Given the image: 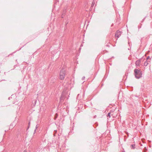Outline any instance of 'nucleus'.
I'll return each mask as SVG.
<instances>
[{
	"label": "nucleus",
	"instance_id": "nucleus-1",
	"mask_svg": "<svg viewBox=\"0 0 152 152\" xmlns=\"http://www.w3.org/2000/svg\"><path fill=\"white\" fill-rule=\"evenodd\" d=\"M134 75L136 78L139 79L142 77V71L140 70L135 69L134 70Z\"/></svg>",
	"mask_w": 152,
	"mask_h": 152
},
{
	"label": "nucleus",
	"instance_id": "nucleus-2",
	"mask_svg": "<svg viewBox=\"0 0 152 152\" xmlns=\"http://www.w3.org/2000/svg\"><path fill=\"white\" fill-rule=\"evenodd\" d=\"M65 68L62 67L60 73L59 78L60 79L63 80L64 79L65 75Z\"/></svg>",
	"mask_w": 152,
	"mask_h": 152
},
{
	"label": "nucleus",
	"instance_id": "nucleus-3",
	"mask_svg": "<svg viewBox=\"0 0 152 152\" xmlns=\"http://www.w3.org/2000/svg\"><path fill=\"white\" fill-rule=\"evenodd\" d=\"M121 33H122L121 31L118 30L115 33V36L116 37H117V38H118L121 36Z\"/></svg>",
	"mask_w": 152,
	"mask_h": 152
},
{
	"label": "nucleus",
	"instance_id": "nucleus-4",
	"mask_svg": "<svg viewBox=\"0 0 152 152\" xmlns=\"http://www.w3.org/2000/svg\"><path fill=\"white\" fill-rule=\"evenodd\" d=\"M65 98V95L62 94L60 98V100L61 101H63Z\"/></svg>",
	"mask_w": 152,
	"mask_h": 152
},
{
	"label": "nucleus",
	"instance_id": "nucleus-5",
	"mask_svg": "<svg viewBox=\"0 0 152 152\" xmlns=\"http://www.w3.org/2000/svg\"><path fill=\"white\" fill-rule=\"evenodd\" d=\"M141 61L140 60H137L136 61V65L137 66H139Z\"/></svg>",
	"mask_w": 152,
	"mask_h": 152
},
{
	"label": "nucleus",
	"instance_id": "nucleus-6",
	"mask_svg": "<svg viewBox=\"0 0 152 152\" xmlns=\"http://www.w3.org/2000/svg\"><path fill=\"white\" fill-rule=\"evenodd\" d=\"M15 123L14 122H13L10 124V128H11V127H14L15 126Z\"/></svg>",
	"mask_w": 152,
	"mask_h": 152
},
{
	"label": "nucleus",
	"instance_id": "nucleus-7",
	"mask_svg": "<svg viewBox=\"0 0 152 152\" xmlns=\"http://www.w3.org/2000/svg\"><path fill=\"white\" fill-rule=\"evenodd\" d=\"M131 147L132 149H134L135 148V144H133L132 145H131Z\"/></svg>",
	"mask_w": 152,
	"mask_h": 152
},
{
	"label": "nucleus",
	"instance_id": "nucleus-8",
	"mask_svg": "<svg viewBox=\"0 0 152 152\" xmlns=\"http://www.w3.org/2000/svg\"><path fill=\"white\" fill-rule=\"evenodd\" d=\"M66 12V10H64L63 12L62 15L61 16V17L62 18H64V15L65 14Z\"/></svg>",
	"mask_w": 152,
	"mask_h": 152
},
{
	"label": "nucleus",
	"instance_id": "nucleus-9",
	"mask_svg": "<svg viewBox=\"0 0 152 152\" xmlns=\"http://www.w3.org/2000/svg\"><path fill=\"white\" fill-rule=\"evenodd\" d=\"M148 64V61H145L144 64V66H146Z\"/></svg>",
	"mask_w": 152,
	"mask_h": 152
},
{
	"label": "nucleus",
	"instance_id": "nucleus-10",
	"mask_svg": "<svg viewBox=\"0 0 152 152\" xmlns=\"http://www.w3.org/2000/svg\"><path fill=\"white\" fill-rule=\"evenodd\" d=\"M36 102H37V100H36L35 99L32 101V103L34 104V106L35 105L36 103Z\"/></svg>",
	"mask_w": 152,
	"mask_h": 152
},
{
	"label": "nucleus",
	"instance_id": "nucleus-11",
	"mask_svg": "<svg viewBox=\"0 0 152 152\" xmlns=\"http://www.w3.org/2000/svg\"><path fill=\"white\" fill-rule=\"evenodd\" d=\"M107 117H108L109 118H110L111 116H110V113H109L107 115Z\"/></svg>",
	"mask_w": 152,
	"mask_h": 152
},
{
	"label": "nucleus",
	"instance_id": "nucleus-12",
	"mask_svg": "<svg viewBox=\"0 0 152 152\" xmlns=\"http://www.w3.org/2000/svg\"><path fill=\"white\" fill-rule=\"evenodd\" d=\"M57 115H58L57 114H56L55 115V117H54V119L56 120V118H57Z\"/></svg>",
	"mask_w": 152,
	"mask_h": 152
},
{
	"label": "nucleus",
	"instance_id": "nucleus-13",
	"mask_svg": "<svg viewBox=\"0 0 152 152\" xmlns=\"http://www.w3.org/2000/svg\"><path fill=\"white\" fill-rule=\"evenodd\" d=\"M38 127V126H37V125H36V126L35 129V130L34 131V132H36V130L37 129Z\"/></svg>",
	"mask_w": 152,
	"mask_h": 152
},
{
	"label": "nucleus",
	"instance_id": "nucleus-14",
	"mask_svg": "<svg viewBox=\"0 0 152 152\" xmlns=\"http://www.w3.org/2000/svg\"><path fill=\"white\" fill-rule=\"evenodd\" d=\"M94 5V4L93 3H92L91 5V7H93Z\"/></svg>",
	"mask_w": 152,
	"mask_h": 152
},
{
	"label": "nucleus",
	"instance_id": "nucleus-15",
	"mask_svg": "<svg viewBox=\"0 0 152 152\" xmlns=\"http://www.w3.org/2000/svg\"><path fill=\"white\" fill-rule=\"evenodd\" d=\"M85 77L84 76L82 77V80H83L85 79Z\"/></svg>",
	"mask_w": 152,
	"mask_h": 152
},
{
	"label": "nucleus",
	"instance_id": "nucleus-16",
	"mask_svg": "<svg viewBox=\"0 0 152 152\" xmlns=\"http://www.w3.org/2000/svg\"><path fill=\"white\" fill-rule=\"evenodd\" d=\"M149 58V56H148V57H147L146 59H147V60H148Z\"/></svg>",
	"mask_w": 152,
	"mask_h": 152
},
{
	"label": "nucleus",
	"instance_id": "nucleus-17",
	"mask_svg": "<svg viewBox=\"0 0 152 152\" xmlns=\"http://www.w3.org/2000/svg\"><path fill=\"white\" fill-rule=\"evenodd\" d=\"M23 152H26V150H24Z\"/></svg>",
	"mask_w": 152,
	"mask_h": 152
},
{
	"label": "nucleus",
	"instance_id": "nucleus-18",
	"mask_svg": "<svg viewBox=\"0 0 152 152\" xmlns=\"http://www.w3.org/2000/svg\"><path fill=\"white\" fill-rule=\"evenodd\" d=\"M113 24L111 25V26H113Z\"/></svg>",
	"mask_w": 152,
	"mask_h": 152
},
{
	"label": "nucleus",
	"instance_id": "nucleus-19",
	"mask_svg": "<svg viewBox=\"0 0 152 152\" xmlns=\"http://www.w3.org/2000/svg\"><path fill=\"white\" fill-rule=\"evenodd\" d=\"M10 99V97H9L8 98V99L9 100V99Z\"/></svg>",
	"mask_w": 152,
	"mask_h": 152
},
{
	"label": "nucleus",
	"instance_id": "nucleus-20",
	"mask_svg": "<svg viewBox=\"0 0 152 152\" xmlns=\"http://www.w3.org/2000/svg\"><path fill=\"white\" fill-rule=\"evenodd\" d=\"M96 116H94V118H95L96 117Z\"/></svg>",
	"mask_w": 152,
	"mask_h": 152
},
{
	"label": "nucleus",
	"instance_id": "nucleus-21",
	"mask_svg": "<svg viewBox=\"0 0 152 152\" xmlns=\"http://www.w3.org/2000/svg\"><path fill=\"white\" fill-rule=\"evenodd\" d=\"M30 122H29V124H29V125H30Z\"/></svg>",
	"mask_w": 152,
	"mask_h": 152
},
{
	"label": "nucleus",
	"instance_id": "nucleus-22",
	"mask_svg": "<svg viewBox=\"0 0 152 152\" xmlns=\"http://www.w3.org/2000/svg\"><path fill=\"white\" fill-rule=\"evenodd\" d=\"M121 152H125V151H122Z\"/></svg>",
	"mask_w": 152,
	"mask_h": 152
},
{
	"label": "nucleus",
	"instance_id": "nucleus-23",
	"mask_svg": "<svg viewBox=\"0 0 152 152\" xmlns=\"http://www.w3.org/2000/svg\"><path fill=\"white\" fill-rule=\"evenodd\" d=\"M144 19H145V18L143 19V21Z\"/></svg>",
	"mask_w": 152,
	"mask_h": 152
}]
</instances>
